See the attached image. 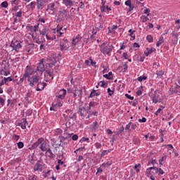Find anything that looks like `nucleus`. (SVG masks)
<instances>
[{"mask_svg": "<svg viewBox=\"0 0 180 180\" xmlns=\"http://www.w3.org/2000/svg\"><path fill=\"white\" fill-rule=\"evenodd\" d=\"M141 20L142 23H146V22H147V20H148V18L146 15H142L141 17Z\"/></svg>", "mask_w": 180, "mask_h": 180, "instance_id": "2f4dec72", "label": "nucleus"}, {"mask_svg": "<svg viewBox=\"0 0 180 180\" xmlns=\"http://www.w3.org/2000/svg\"><path fill=\"white\" fill-rule=\"evenodd\" d=\"M27 77H29V72H26L22 77L20 78V82H23L25 79H26Z\"/></svg>", "mask_w": 180, "mask_h": 180, "instance_id": "a878e982", "label": "nucleus"}, {"mask_svg": "<svg viewBox=\"0 0 180 180\" xmlns=\"http://www.w3.org/2000/svg\"><path fill=\"white\" fill-rule=\"evenodd\" d=\"M146 39L149 43H153V37L151 35H148Z\"/></svg>", "mask_w": 180, "mask_h": 180, "instance_id": "79ce46f5", "label": "nucleus"}, {"mask_svg": "<svg viewBox=\"0 0 180 180\" xmlns=\"http://www.w3.org/2000/svg\"><path fill=\"white\" fill-rule=\"evenodd\" d=\"M26 124H27V121L26 120L25 118L22 119V122L18 123V126L21 127V129H22L23 130H25V129H26Z\"/></svg>", "mask_w": 180, "mask_h": 180, "instance_id": "dca6fc26", "label": "nucleus"}, {"mask_svg": "<svg viewBox=\"0 0 180 180\" xmlns=\"http://www.w3.org/2000/svg\"><path fill=\"white\" fill-rule=\"evenodd\" d=\"M27 29L28 30L32 31V32H34V26H33V25L27 26Z\"/></svg>", "mask_w": 180, "mask_h": 180, "instance_id": "09e8293b", "label": "nucleus"}, {"mask_svg": "<svg viewBox=\"0 0 180 180\" xmlns=\"http://www.w3.org/2000/svg\"><path fill=\"white\" fill-rule=\"evenodd\" d=\"M93 124H94L93 129H94V130H98V122H94L93 123Z\"/></svg>", "mask_w": 180, "mask_h": 180, "instance_id": "6e6d98bb", "label": "nucleus"}, {"mask_svg": "<svg viewBox=\"0 0 180 180\" xmlns=\"http://www.w3.org/2000/svg\"><path fill=\"white\" fill-rule=\"evenodd\" d=\"M34 43H37V44H42V43H44L43 41H40V39L37 38L34 41Z\"/></svg>", "mask_w": 180, "mask_h": 180, "instance_id": "37998d69", "label": "nucleus"}, {"mask_svg": "<svg viewBox=\"0 0 180 180\" xmlns=\"http://www.w3.org/2000/svg\"><path fill=\"white\" fill-rule=\"evenodd\" d=\"M39 33H40V34H41V36H46V34H47V29L45 28V29H44L42 30H40Z\"/></svg>", "mask_w": 180, "mask_h": 180, "instance_id": "f704fd0d", "label": "nucleus"}, {"mask_svg": "<svg viewBox=\"0 0 180 180\" xmlns=\"http://www.w3.org/2000/svg\"><path fill=\"white\" fill-rule=\"evenodd\" d=\"M39 148L43 152L46 151L47 150V143H46V141L43 139V138H41L39 139Z\"/></svg>", "mask_w": 180, "mask_h": 180, "instance_id": "6e6552de", "label": "nucleus"}, {"mask_svg": "<svg viewBox=\"0 0 180 180\" xmlns=\"http://www.w3.org/2000/svg\"><path fill=\"white\" fill-rule=\"evenodd\" d=\"M56 32L58 33L60 37L64 34V30H63V27L58 26Z\"/></svg>", "mask_w": 180, "mask_h": 180, "instance_id": "4be33fe9", "label": "nucleus"}, {"mask_svg": "<svg viewBox=\"0 0 180 180\" xmlns=\"http://www.w3.org/2000/svg\"><path fill=\"white\" fill-rule=\"evenodd\" d=\"M46 4L44 0H37V9H41V6H43Z\"/></svg>", "mask_w": 180, "mask_h": 180, "instance_id": "a211bd4d", "label": "nucleus"}, {"mask_svg": "<svg viewBox=\"0 0 180 180\" xmlns=\"http://www.w3.org/2000/svg\"><path fill=\"white\" fill-rule=\"evenodd\" d=\"M10 46L12 47L13 50L18 52L19 51V49H22V42L20 41H13Z\"/></svg>", "mask_w": 180, "mask_h": 180, "instance_id": "7ed1b4c3", "label": "nucleus"}, {"mask_svg": "<svg viewBox=\"0 0 180 180\" xmlns=\"http://www.w3.org/2000/svg\"><path fill=\"white\" fill-rule=\"evenodd\" d=\"M22 11H20L16 13L15 16H17V18H22Z\"/></svg>", "mask_w": 180, "mask_h": 180, "instance_id": "680f3d73", "label": "nucleus"}, {"mask_svg": "<svg viewBox=\"0 0 180 180\" xmlns=\"http://www.w3.org/2000/svg\"><path fill=\"white\" fill-rule=\"evenodd\" d=\"M78 41H79V39L78 37H76L72 40V44H73V46H75L77 43H78Z\"/></svg>", "mask_w": 180, "mask_h": 180, "instance_id": "a19ab883", "label": "nucleus"}, {"mask_svg": "<svg viewBox=\"0 0 180 180\" xmlns=\"http://www.w3.org/2000/svg\"><path fill=\"white\" fill-rule=\"evenodd\" d=\"M72 139L74 141H76V140H78V135L74 134V135L72 136Z\"/></svg>", "mask_w": 180, "mask_h": 180, "instance_id": "e2e57ef3", "label": "nucleus"}, {"mask_svg": "<svg viewBox=\"0 0 180 180\" xmlns=\"http://www.w3.org/2000/svg\"><path fill=\"white\" fill-rule=\"evenodd\" d=\"M45 86H46V83L39 82L37 84V87L36 89V91H43L44 89Z\"/></svg>", "mask_w": 180, "mask_h": 180, "instance_id": "f3484780", "label": "nucleus"}, {"mask_svg": "<svg viewBox=\"0 0 180 180\" xmlns=\"http://www.w3.org/2000/svg\"><path fill=\"white\" fill-rule=\"evenodd\" d=\"M153 51H154V50H153V48H147L146 50L144 51V54L146 56V57H148L150 54H152Z\"/></svg>", "mask_w": 180, "mask_h": 180, "instance_id": "b1692460", "label": "nucleus"}, {"mask_svg": "<svg viewBox=\"0 0 180 180\" xmlns=\"http://www.w3.org/2000/svg\"><path fill=\"white\" fill-rule=\"evenodd\" d=\"M162 43H164V37H160L159 41L156 44L157 47H160Z\"/></svg>", "mask_w": 180, "mask_h": 180, "instance_id": "bb28decb", "label": "nucleus"}, {"mask_svg": "<svg viewBox=\"0 0 180 180\" xmlns=\"http://www.w3.org/2000/svg\"><path fill=\"white\" fill-rule=\"evenodd\" d=\"M66 94L67 91L65 89H62L59 91V94L63 95L64 96H65Z\"/></svg>", "mask_w": 180, "mask_h": 180, "instance_id": "c03bdc74", "label": "nucleus"}, {"mask_svg": "<svg viewBox=\"0 0 180 180\" xmlns=\"http://www.w3.org/2000/svg\"><path fill=\"white\" fill-rule=\"evenodd\" d=\"M34 171H38L39 172H41V171H43V165H41V161H37V162L34 166Z\"/></svg>", "mask_w": 180, "mask_h": 180, "instance_id": "9d476101", "label": "nucleus"}, {"mask_svg": "<svg viewBox=\"0 0 180 180\" xmlns=\"http://www.w3.org/2000/svg\"><path fill=\"white\" fill-rule=\"evenodd\" d=\"M39 79H40V77L39 76L35 77L33 78L32 82L30 81V78H28L27 81L30 82V86H34L37 82H39Z\"/></svg>", "mask_w": 180, "mask_h": 180, "instance_id": "2eb2a0df", "label": "nucleus"}, {"mask_svg": "<svg viewBox=\"0 0 180 180\" xmlns=\"http://www.w3.org/2000/svg\"><path fill=\"white\" fill-rule=\"evenodd\" d=\"M89 140V139L83 137V138L80 140V143H84V142H85V141H88Z\"/></svg>", "mask_w": 180, "mask_h": 180, "instance_id": "0e129e2a", "label": "nucleus"}, {"mask_svg": "<svg viewBox=\"0 0 180 180\" xmlns=\"http://www.w3.org/2000/svg\"><path fill=\"white\" fill-rule=\"evenodd\" d=\"M126 98H127L128 99H130V101H133V99H134V96H131L130 95H129L128 94H125Z\"/></svg>", "mask_w": 180, "mask_h": 180, "instance_id": "5fc2aeb1", "label": "nucleus"}, {"mask_svg": "<svg viewBox=\"0 0 180 180\" xmlns=\"http://www.w3.org/2000/svg\"><path fill=\"white\" fill-rule=\"evenodd\" d=\"M124 131V127H122L116 133V136H119V134H121V133H123Z\"/></svg>", "mask_w": 180, "mask_h": 180, "instance_id": "473e14b6", "label": "nucleus"}, {"mask_svg": "<svg viewBox=\"0 0 180 180\" xmlns=\"http://www.w3.org/2000/svg\"><path fill=\"white\" fill-rule=\"evenodd\" d=\"M34 32H39V24L34 26Z\"/></svg>", "mask_w": 180, "mask_h": 180, "instance_id": "69168bd1", "label": "nucleus"}, {"mask_svg": "<svg viewBox=\"0 0 180 180\" xmlns=\"http://www.w3.org/2000/svg\"><path fill=\"white\" fill-rule=\"evenodd\" d=\"M144 13H145V14H147V13H148V14H147V16H150V8H146V9H145V10H144Z\"/></svg>", "mask_w": 180, "mask_h": 180, "instance_id": "052dcab7", "label": "nucleus"}, {"mask_svg": "<svg viewBox=\"0 0 180 180\" xmlns=\"http://www.w3.org/2000/svg\"><path fill=\"white\" fill-rule=\"evenodd\" d=\"M18 148H23V147H25V144H23V142H18Z\"/></svg>", "mask_w": 180, "mask_h": 180, "instance_id": "a18cd8bd", "label": "nucleus"}, {"mask_svg": "<svg viewBox=\"0 0 180 180\" xmlns=\"http://www.w3.org/2000/svg\"><path fill=\"white\" fill-rule=\"evenodd\" d=\"M94 105L95 103L94 102H90V103L89 104V108L87 109V113H89V115H96V112L92 111Z\"/></svg>", "mask_w": 180, "mask_h": 180, "instance_id": "ddd939ff", "label": "nucleus"}, {"mask_svg": "<svg viewBox=\"0 0 180 180\" xmlns=\"http://www.w3.org/2000/svg\"><path fill=\"white\" fill-rule=\"evenodd\" d=\"M56 11H57L56 8V4L51 3L48 5L46 12H49L51 15H54V13H56Z\"/></svg>", "mask_w": 180, "mask_h": 180, "instance_id": "0eeeda50", "label": "nucleus"}, {"mask_svg": "<svg viewBox=\"0 0 180 180\" xmlns=\"http://www.w3.org/2000/svg\"><path fill=\"white\" fill-rule=\"evenodd\" d=\"M155 167H149L146 169V174L148 176H150V175H153V173H151V171L154 169Z\"/></svg>", "mask_w": 180, "mask_h": 180, "instance_id": "c756f323", "label": "nucleus"}, {"mask_svg": "<svg viewBox=\"0 0 180 180\" xmlns=\"http://www.w3.org/2000/svg\"><path fill=\"white\" fill-rule=\"evenodd\" d=\"M79 113H80L81 116H84L85 113H86V110L85 109V108H79Z\"/></svg>", "mask_w": 180, "mask_h": 180, "instance_id": "7c9ffc66", "label": "nucleus"}, {"mask_svg": "<svg viewBox=\"0 0 180 180\" xmlns=\"http://www.w3.org/2000/svg\"><path fill=\"white\" fill-rule=\"evenodd\" d=\"M146 79H147V77L144 75H142L138 78V81H139L140 82H141V81H146Z\"/></svg>", "mask_w": 180, "mask_h": 180, "instance_id": "ea45409f", "label": "nucleus"}, {"mask_svg": "<svg viewBox=\"0 0 180 180\" xmlns=\"http://www.w3.org/2000/svg\"><path fill=\"white\" fill-rule=\"evenodd\" d=\"M44 59H41V60L39 61L38 65L37 66V71H38V72H39V74H43V72H44V71H46V68L44 67Z\"/></svg>", "mask_w": 180, "mask_h": 180, "instance_id": "39448f33", "label": "nucleus"}, {"mask_svg": "<svg viewBox=\"0 0 180 180\" xmlns=\"http://www.w3.org/2000/svg\"><path fill=\"white\" fill-rule=\"evenodd\" d=\"M153 169H155V174L159 173V175H164V170H162V169L155 167V168H153Z\"/></svg>", "mask_w": 180, "mask_h": 180, "instance_id": "5701e85b", "label": "nucleus"}, {"mask_svg": "<svg viewBox=\"0 0 180 180\" xmlns=\"http://www.w3.org/2000/svg\"><path fill=\"white\" fill-rule=\"evenodd\" d=\"M112 164V161H108L106 163H103L102 165V167H103L104 168H106L107 167H110V165Z\"/></svg>", "mask_w": 180, "mask_h": 180, "instance_id": "58836bf2", "label": "nucleus"}, {"mask_svg": "<svg viewBox=\"0 0 180 180\" xmlns=\"http://www.w3.org/2000/svg\"><path fill=\"white\" fill-rule=\"evenodd\" d=\"M141 167V165L140 163L134 165V169H136V172H140V168Z\"/></svg>", "mask_w": 180, "mask_h": 180, "instance_id": "e433bc0d", "label": "nucleus"}, {"mask_svg": "<svg viewBox=\"0 0 180 180\" xmlns=\"http://www.w3.org/2000/svg\"><path fill=\"white\" fill-rule=\"evenodd\" d=\"M125 5H127V6H130L131 5V0L125 1Z\"/></svg>", "mask_w": 180, "mask_h": 180, "instance_id": "338daca9", "label": "nucleus"}, {"mask_svg": "<svg viewBox=\"0 0 180 180\" xmlns=\"http://www.w3.org/2000/svg\"><path fill=\"white\" fill-rule=\"evenodd\" d=\"M73 95H74L75 98H77V96H78L80 98H82V89L75 88Z\"/></svg>", "mask_w": 180, "mask_h": 180, "instance_id": "4468645a", "label": "nucleus"}, {"mask_svg": "<svg viewBox=\"0 0 180 180\" xmlns=\"http://www.w3.org/2000/svg\"><path fill=\"white\" fill-rule=\"evenodd\" d=\"M98 85H100L102 88H107L108 87V83L103 81H101L98 83Z\"/></svg>", "mask_w": 180, "mask_h": 180, "instance_id": "c85d7f7f", "label": "nucleus"}, {"mask_svg": "<svg viewBox=\"0 0 180 180\" xmlns=\"http://www.w3.org/2000/svg\"><path fill=\"white\" fill-rule=\"evenodd\" d=\"M139 123H146L147 122V119L146 117H143L142 119L139 120Z\"/></svg>", "mask_w": 180, "mask_h": 180, "instance_id": "603ef678", "label": "nucleus"}, {"mask_svg": "<svg viewBox=\"0 0 180 180\" xmlns=\"http://www.w3.org/2000/svg\"><path fill=\"white\" fill-rule=\"evenodd\" d=\"M108 95H110V96H112V95H113V94H114V91H112V90L110 89V88H108Z\"/></svg>", "mask_w": 180, "mask_h": 180, "instance_id": "4d7b16f0", "label": "nucleus"}, {"mask_svg": "<svg viewBox=\"0 0 180 180\" xmlns=\"http://www.w3.org/2000/svg\"><path fill=\"white\" fill-rule=\"evenodd\" d=\"M112 50H113V45L112 44H106L105 42H104L100 46V51L105 56L109 54L110 53H112Z\"/></svg>", "mask_w": 180, "mask_h": 180, "instance_id": "f257e3e1", "label": "nucleus"}, {"mask_svg": "<svg viewBox=\"0 0 180 180\" xmlns=\"http://www.w3.org/2000/svg\"><path fill=\"white\" fill-rule=\"evenodd\" d=\"M40 144V141H39V139L37 142H35L34 144H32V148H37Z\"/></svg>", "mask_w": 180, "mask_h": 180, "instance_id": "4c0bfd02", "label": "nucleus"}, {"mask_svg": "<svg viewBox=\"0 0 180 180\" xmlns=\"http://www.w3.org/2000/svg\"><path fill=\"white\" fill-rule=\"evenodd\" d=\"M12 77H4V84H6V82H11V81H12Z\"/></svg>", "mask_w": 180, "mask_h": 180, "instance_id": "c9c22d12", "label": "nucleus"}, {"mask_svg": "<svg viewBox=\"0 0 180 180\" xmlns=\"http://www.w3.org/2000/svg\"><path fill=\"white\" fill-rule=\"evenodd\" d=\"M164 110V107H162V108H159L155 113V115H156V116H158V115H160V113L161 112V110Z\"/></svg>", "mask_w": 180, "mask_h": 180, "instance_id": "49530a36", "label": "nucleus"}, {"mask_svg": "<svg viewBox=\"0 0 180 180\" xmlns=\"http://www.w3.org/2000/svg\"><path fill=\"white\" fill-rule=\"evenodd\" d=\"M108 153H110V150H103L102 153H101V157H103L104 155H106V154H108Z\"/></svg>", "mask_w": 180, "mask_h": 180, "instance_id": "3c124183", "label": "nucleus"}, {"mask_svg": "<svg viewBox=\"0 0 180 180\" xmlns=\"http://www.w3.org/2000/svg\"><path fill=\"white\" fill-rule=\"evenodd\" d=\"M29 180H37V176L34 174L29 175L28 176Z\"/></svg>", "mask_w": 180, "mask_h": 180, "instance_id": "72a5a7b5", "label": "nucleus"}, {"mask_svg": "<svg viewBox=\"0 0 180 180\" xmlns=\"http://www.w3.org/2000/svg\"><path fill=\"white\" fill-rule=\"evenodd\" d=\"M29 162H30V164H32V165H33L34 164V158H33V156H31L30 158Z\"/></svg>", "mask_w": 180, "mask_h": 180, "instance_id": "de8ad7c7", "label": "nucleus"}, {"mask_svg": "<svg viewBox=\"0 0 180 180\" xmlns=\"http://www.w3.org/2000/svg\"><path fill=\"white\" fill-rule=\"evenodd\" d=\"M65 120H71V119H74V117H77L76 113H72V111L70 110H68L65 111V113L63 115Z\"/></svg>", "mask_w": 180, "mask_h": 180, "instance_id": "20e7f679", "label": "nucleus"}, {"mask_svg": "<svg viewBox=\"0 0 180 180\" xmlns=\"http://www.w3.org/2000/svg\"><path fill=\"white\" fill-rule=\"evenodd\" d=\"M67 10H60L59 11L58 17L57 19L58 23H60V22H63L65 18H67Z\"/></svg>", "mask_w": 180, "mask_h": 180, "instance_id": "423d86ee", "label": "nucleus"}, {"mask_svg": "<svg viewBox=\"0 0 180 180\" xmlns=\"http://www.w3.org/2000/svg\"><path fill=\"white\" fill-rule=\"evenodd\" d=\"M2 8H8V1H4L1 3Z\"/></svg>", "mask_w": 180, "mask_h": 180, "instance_id": "8fccbe9b", "label": "nucleus"}, {"mask_svg": "<svg viewBox=\"0 0 180 180\" xmlns=\"http://www.w3.org/2000/svg\"><path fill=\"white\" fill-rule=\"evenodd\" d=\"M46 153L49 154L48 157L49 158H56V155H54V153H53L51 148L47 149Z\"/></svg>", "mask_w": 180, "mask_h": 180, "instance_id": "412c9836", "label": "nucleus"}, {"mask_svg": "<svg viewBox=\"0 0 180 180\" xmlns=\"http://www.w3.org/2000/svg\"><path fill=\"white\" fill-rule=\"evenodd\" d=\"M55 106H57L58 108H61V106H63V103H61V101H58V103L55 104Z\"/></svg>", "mask_w": 180, "mask_h": 180, "instance_id": "bf43d9fd", "label": "nucleus"}, {"mask_svg": "<svg viewBox=\"0 0 180 180\" xmlns=\"http://www.w3.org/2000/svg\"><path fill=\"white\" fill-rule=\"evenodd\" d=\"M60 51H68L70 50V42L66 39H60Z\"/></svg>", "mask_w": 180, "mask_h": 180, "instance_id": "f03ea898", "label": "nucleus"}, {"mask_svg": "<svg viewBox=\"0 0 180 180\" xmlns=\"http://www.w3.org/2000/svg\"><path fill=\"white\" fill-rule=\"evenodd\" d=\"M156 75L158 78H162V75H164V71L158 70L156 71Z\"/></svg>", "mask_w": 180, "mask_h": 180, "instance_id": "cd10ccee", "label": "nucleus"}, {"mask_svg": "<svg viewBox=\"0 0 180 180\" xmlns=\"http://www.w3.org/2000/svg\"><path fill=\"white\" fill-rule=\"evenodd\" d=\"M53 73H54V72H53L50 70H45L44 79H45L46 82H49V79H46V75H49V78H51V79H54V77H53Z\"/></svg>", "mask_w": 180, "mask_h": 180, "instance_id": "f8f14e48", "label": "nucleus"}, {"mask_svg": "<svg viewBox=\"0 0 180 180\" xmlns=\"http://www.w3.org/2000/svg\"><path fill=\"white\" fill-rule=\"evenodd\" d=\"M63 4L65 5V6H73L74 3L71 0H63Z\"/></svg>", "mask_w": 180, "mask_h": 180, "instance_id": "aec40b11", "label": "nucleus"}, {"mask_svg": "<svg viewBox=\"0 0 180 180\" xmlns=\"http://www.w3.org/2000/svg\"><path fill=\"white\" fill-rule=\"evenodd\" d=\"M0 104L1 106H4L5 105V99H4L2 97H0Z\"/></svg>", "mask_w": 180, "mask_h": 180, "instance_id": "864d4df0", "label": "nucleus"}, {"mask_svg": "<svg viewBox=\"0 0 180 180\" xmlns=\"http://www.w3.org/2000/svg\"><path fill=\"white\" fill-rule=\"evenodd\" d=\"M179 23H180V20H176V25H177L176 26V29H180V25H179Z\"/></svg>", "mask_w": 180, "mask_h": 180, "instance_id": "13d9d810", "label": "nucleus"}, {"mask_svg": "<svg viewBox=\"0 0 180 180\" xmlns=\"http://www.w3.org/2000/svg\"><path fill=\"white\" fill-rule=\"evenodd\" d=\"M101 95V91L96 92V90L93 89L89 95V98H94V96H99Z\"/></svg>", "mask_w": 180, "mask_h": 180, "instance_id": "6ab92c4d", "label": "nucleus"}, {"mask_svg": "<svg viewBox=\"0 0 180 180\" xmlns=\"http://www.w3.org/2000/svg\"><path fill=\"white\" fill-rule=\"evenodd\" d=\"M103 77L107 79H113V74L112 73V72H109L108 74L104 75Z\"/></svg>", "mask_w": 180, "mask_h": 180, "instance_id": "393cba45", "label": "nucleus"}, {"mask_svg": "<svg viewBox=\"0 0 180 180\" xmlns=\"http://www.w3.org/2000/svg\"><path fill=\"white\" fill-rule=\"evenodd\" d=\"M95 146H96L97 148H101V143H95Z\"/></svg>", "mask_w": 180, "mask_h": 180, "instance_id": "774afa93", "label": "nucleus"}, {"mask_svg": "<svg viewBox=\"0 0 180 180\" xmlns=\"http://www.w3.org/2000/svg\"><path fill=\"white\" fill-rule=\"evenodd\" d=\"M180 92V86L178 84H176L174 86H172L169 91V95H173V94H179Z\"/></svg>", "mask_w": 180, "mask_h": 180, "instance_id": "1a4fd4ad", "label": "nucleus"}, {"mask_svg": "<svg viewBox=\"0 0 180 180\" xmlns=\"http://www.w3.org/2000/svg\"><path fill=\"white\" fill-rule=\"evenodd\" d=\"M160 93L157 91H155L153 96V103H158V102H161V99H160Z\"/></svg>", "mask_w": 180, "mask_h": 180, "instance_id": "9b49d317", "label": "nucleus"}]
</instances>
